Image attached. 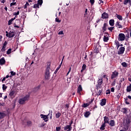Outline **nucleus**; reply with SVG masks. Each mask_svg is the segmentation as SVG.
<instances>
[{"mask_svg":"<svg viewBox=\"0 0 131 131\" xmlns=\"http://www.w3.org/2000/svg\"><path fill=\"white\" fill-rule=\"evenodd\" d=\"M30 98V95H27L23 98H20L18 100V103L20 105H24V104L26 103V102H28L29 101V99Z\"/></svg>","mask_w":131,"mask_h":131,"instance_id":"1","label":"nucleus"},{"mask_svg":"<svg viewBox=\"0 0 131 131\" xmlns=\"http://www.w3.org/2000/svg\"><path fill=\"white\" fill-rule=\"evenodd\" d=\"M50 69H51V63L48 64V67L45 71V78L49 80L50 77H51V75H50Z\"/></svg>","mask_w":131,"mask_h":131,"instance_id":"2","label":"nucleus"},{"mask_svg":"<svg viewBox=\"0 0 131 131\" xmlns=\"http://www.w3.org/2000/svg\"><path fill=\"white\" fill-rule=\"evenodd\" d=\"M125 40V35L123 33H120L118 36V40L119 41H123V40Z\"/></svg>","mask_w":131,"mask_h":131,"instance_id":"3","label":"nucleus"},{"mask_svg":"<svg viewBox=\"0 0 131 131\" xmlns=\"http://www.w3.org/2000/svg\"><path fill=\"white\" fill-rule=\"evenodd\" d=\"M118 72L115 70L114 72H112V74L111 76V79H114V78H116V77H118Z\"/></svg>","mask_w":131,"mask_h":131,"instance_id":"4","label":"nucleus"},{"mask_svg":"<svg viewBox=\"0 0 131 131\" xmlns=\"http://www.w3.org/2000/svg\"><path fill=\"white\" fill-rule=\"evenodd\" d=\"M6 36L8 37H9V38H11L12 37H14L15 36V32L14 31H10L9 32V34L8 33V31H6Z\"/></svg>","mask_w":131,"mask_h":131,"instance_id":"5","label":"nucleus"},{"mask_svg":"<svg viewBox=\"0 0 131 131\" xmlns=\"http://www.w3.org/2000/svg\"><path fill=\"white\" fill-rule=\"evenodd\" d=\"M40 117L43 119V120H44L45 122H48V121H49V115L41 114Z\"/></svg>","mask_w":131,"mask_h":131,"instance_id":"6","label":"nucleus"},{"mask_svg":"<svg viewBox=\"0 0 131 131\" xmlns=\"http://www.w3.org/2000/svg\"><path fill=\"white\" fill-rule=\"evenodd\" d=\"M124 51H125V48L124 47H120L118 52V55H122V54L124 53Z\"/></svg>","mask_w":131,"mask_h":131,"instance_id":"7","label":"nucleus"},{"mask_svg":"<svg viewBox=\"0 0 131 131\" xmlns=\"http://www.w3.org/2000/svg\"><path fill=\"white\" fill-rule=\"evenodd\" d=\"M7 116V114L6 113V111L0 112V119H4L5 117Z\"/></svg>","mask_w":131,"mask_h":131,"instance_id":"8","label":"nucleus"},{"mask_svg":"<svg viewBox=\"0 0 131 131\" xmlns=\"http://www.w3.org/2000/svg\"><path fill=\"white\" fill-rule=\"evenodd\" d=\"M101 18L102 19H108L109 18V14L106 12H103L102 14Z\"/></svg>","mask_w":131,"mask_h":131,"instance_id":"9","label":"nucleus"},{"mask_svg":"<svg viewBox=\"0 0 131 131\" xmlns=\"http://www.w3.org/2000/svg\"><path fill=\"white\" fill-rule=\"evenodd\" d=\"M81 92H82V86H81V85H79L77 88V93L79 94V95H81Z\"/></svg>","mask_w":131,"mask_h":131,"instance_id":"10","label":"nucleus"},{"mask_svg":"<svg viewBox=\"0 0 131 131\" xmlns=\"http://www.w3.org/2000/svg\"><path fill=\"white\" fill-rule=\"evenodd\" d=\"M15 91H13V90H11L9 94V96L10 97V98H12V99H13V98H15Z\"/></svg>","mask_w":131,"mask_h":131,"instance_id":"11","label":"nucleus"},{"mask_svg":"<svg viewBox=\"0 0 131 131\" xmlns=\"http://www.w3.org/2000/svg\"><path fill=\"white\" fill-rule=\"evenodd\" d=\"M64 130L66 131H71V129H72V126H70L69 125H67L66 126L64 127Z\"/></svg>","mask_w":131,"mask_h":131,"instance_id":"12","label":"nucleus"},{"mask_svg":"<svg viewBox=\"0 0 131 131\" xmlns=\"http://www.w3.org/2000/svg\"><path fill=\"white\" fill-rule=\"evenodd\" d=\"M107 27H108V24L105 23L102 27V32H105L107 30Z\"/></svg>","mask_w":131,"mask_h":131,"instance_id":"13","label":"nucleus"},{"mask_svg":"<svg viewBox=\"0 0 131 131\" xmlns=\"http://www.w3.org/2000/svg\"><path fill=\"white\" fill-rule=\"evenodd\" d=\"M103 119H104V124H106V123H108L109 124V118L107 116H104L103 117Z\"/></svg>","mask_w":131,"mask_h":131,"instance_id":"14","label":"nucleus"},{"mask_svg":"<svg viewBox=\"0 0 131 131\" xmlns=\"http://www.w3.org/2000/svg\"><path fill=\"white\" fill-rule=\"evenodd\" d=\"M119 23H120L119 21L116 22L115 24L116 27H117L118 29L119 28H121V29L123 28V27L121 25H120Z\"/></svg>","mask_w":131,"mask_h":131,"instance_id":"15","label":"nucleus"},{"mask_svg":"<svg viewBox=\"0 0 131 131\" xmlns=\"http://www.w3.org/2000/svg\"><path fill=\"white\" fill-rule=\"evenodd\" d=\"M6 64V60H5V57H2L0 59V65H5Z\"/></svg>","mask_w":131,"mask_h":131,"instance_id":"16","label":"nucleus"},{"mask_svg":"<svg viewBox=\"0 0 131 131\" xmlns=\"http://www.w3.org/2000/svg\"><path fill=\"white\" fill-rule=\"evenodd\" d=\"M129 123H130V118L129 117H127L126 118V123L125 124V126H126V125H128V124H129Z\"/></svg>","mask_w":131,"mask_h":131,"instance_id":"17","label":"nucleus"},{"mask_svg":"<svg viewBox=\"0 0 131 131\" xmlns=\"http://www.w3.org/2000/svg\"><path fill=\"white\" fill-rule=\"evenodd\" d=\"M108 124L110 126H115V121H114V120H111Z\"/></svg>","mask_w":131,"mask_h":131,"instance_id":"18","label":"nucleus"},{"mask_svg":"<svg viewBox=\"0 0 131 131\" xmlns=\"http://www.w3.org/2000/svg\"><path fill=\"white\" fill-rule=\"evenodd\" d=\"M65 56H63L61 61V62L60 63V64L59 66V67L56 69V70H55L54 73H57V72H58V70H59V69H60V68H61V66H62V63H63V60H64V58Z\"/></svg>","mask_w":131,"mask_h":131,"instance_id":"19","label":"nucleus"},{"mask_svg":"<svg viewBox=\"0 0 131 131\" xmlns=\"http://www.w3.org/2000/svg\"><path fill=\"white\" fill-rule=\"evenodd\" d=\"M106 99H103L101 100V101L100 103V104L101 106H105V105H106Z\"/></svg>","mask_w":131,"mask_h":131,"instance_id":"20","label":"nucleus"},{"mask_svg":"<svg viewBox=\"0 0 131 131\" xmlns=\"http://www.w3.org/2000/svg\"><path fill=\"white\" fill-rule=\"evenodd\" d=\"M91 113H90V112L87 111L84 113V116L86 118H88L90 116V115H91Z\"/></svg>","mask_w":131,"mask_h":131,"instance_id":"21","label":"nucleus"},{"mask_svg":"<svg viewBox=\"0 0 131 131\" xmlns=\"http://www.w3.org/2000/svg\"><path fill=\"white\" fill-rule=\"evenodd\" d=\"M115 45L116 46L117 50H118V49H119V47H120V45L119 44V41L117 40H115Z\"/></svg>","mask_w":131,"mask_h":131,"instance_id":"22","label":"nucleus"},{"mask_svg":"<svg viewBox=\"0 0 131 131\" xmlns=\"http://www.w3.org/2000/svg\"><path fill=\"white\" fill-rule=\"evenodd\" d=\"M95 53H97V54L100 52V49H99V46H96L94 49Z\"/></svg>","mask_w":131,"mask_h":131,"instance_id":"23","label":"nucleus"},{"mask_svg":"<svg viewBox=\"0 0 131 131\" xmlns=\"http://www.w3.org/2000/svg\"><path fill=\"white\" fill-rule=\"evenodd\" d=\"M114 19H110L109 21V24L110 26H114Z\"/></svg>","mask_w":131,"mask_h":131,"instance_id":"24","label":"nucleus"},{"mask_svg":"<svg viewBox=\"0 0 131 131\" xmlns=\"http://www.w3.org/2000/svg\"><path fill=\"white\" fill-rule=\"evenodd\" d=\"M98 84H100V85H102L103 84V78L99 79L97 81Z\"/></svg>","mask_w":131,"mask_h":131,"instance_id":"25","label":"nucleus"},{"mask_svg":"<svg viewBox=\"0 0 131 131\" xmlns=\"http://www.w3.org/2000/svg\"><path fill=\"white\" fill-rule=\"evenodd\" d=\"M15 19H16V17L12 18L10 19L8 21V25H12V23L13 22V21H14V20H15Z\"/></svg>","mask_w":131,"mask_h":131,"instance_id":"26","label":"nucleus"},{"mask_svg":"<svg viewBox=\"0 0 131 131\" xmlns=\"http://www.w3.org/2000/svg\"><path fill=\"white\" fill-rule=\"evenodd\" d=\"M116 17L120 21H122V16L116 14Z\"/></svg>","mask_w":131,"mask_h":131,"instance_id":"27","label":"nucleus"},{"mask_svg":"<svg viewBox=\"0 0 131 131\" xmlns=\"http://www.w3.org/2000/svg\"><path fill=\"white\" fill-rule=\"evenodd\" d=\"M108 40H109V37L104 35L103 37V41H104V42H107V41H108Z\"/></svg>","mask_w":131,"mask_h":131,"instance_id":"28","label":"nucleus"},{"mask_svg":"<svg viewBox=\"0 0 131 131\" xmlns=\"http://www.w3.org/2000/svg\"><path fill=\"white\" fill-rule=\"evenodd\" d=\"M47 115H48V117L49 116V117H50V119H52V117H53V111H49V114Z\"/></svg>","mask_w":131,"mask_h":131,"instance_id":"29","label":"nucleus"},{"mask_svg":"<svg viewBox=\"0 0 131 131\" xmlns=\"http://www.w3.org/2000/svg\"><path fill=\"white\" fill-rule=\"evenodd\" d=\"M105 124H104V123H103L100 128V129H101V130H104V129H105V127L106 126V125H105Z\"/></svg>","mask_w":131,"mask_h":131,"instance_id":"30","label":"nucleus"},{"mask_svg":"<svg viewBox=\"0 0 131 131\" xmlns=\"http://www.w3.org/2000/svg\"><path fill=\"white\" fill-rule=\"evenodd\" d=\"M123 128L124 129H121L119 131H126V130H127V129H128V126L127 125H126V126H125Z\"/></svg>","mask_w":131,"mask_h":131,"instance_id":"31","label":"nucleus"},{"mask_svg":"<svg viewBox=\"0 0 131 131\" xmlns=\"http://www.w3.org/2000/svg\"><path fill=\"white\" fill-rule=\"evenodd\" d=\"M127 112V109L126 108H123L121 110V112H123L124 114H126Z\"/></svg>","mask_w":131,"mask_h":131,"instance_id":"32","label":"nucleus"},{"mask_svg":"<svg viewBox=\"0 0 131 131\" xmlns=\"http://www.w3.org/2000/svg\"><path fill=\"white\" fill-rule=\"evenodd\" d=\"M126 91L127 92H131V84H129V85L127 86Z\"/></svg>","mask_w":131,"mask_h":131,"instance_id":"33","label":"nucleus"},{"mask_svg":"<svg viewBox=\"0 0 131 131\" xmlns=\"http://www.w3.org/2000/svg\"><path fill=\"white\" fill-rule=\"evenodd\" d=\"M102 93H103V89H101V90H99L97 93V96H101V95H102Z\"/></svg>","mask_w":131,"mask_h":131,"instance_id":"34","label":"nucleus"},{"mask_svg":"<svg viewBox=\"0 0 131 131\" xmlns=\"http://www.w3.org/2000/svg\"><path fill=\"white\" fill-rule=\"evenodd\" d=\"M42 3H43V1L42 0H38L37 1V4L40 6H42Z\"/></svg>","mask_w":131,"mask_h":131,"instance_id":"35","label":"nucleus"},{"mask_svg":"<svg viewBox=\"0 0 131 131\" xmlns=\"http://www.w3.org/2000/svg\"><path fill=\"white\" fill-rule=\"evenodd\" d=\"M27 125L28 126H31L32 125V122L31 121H28L27 122Z\"/></svg>","mask_w":131,"mask_h":131,"instance_id":"36","label":"nucleus"},{"mask_svg":"<svg viewBox=\"0 0 131 131\" xmlns=\"http://www.w3.org/2000/svg\"><path fill=\"white\" fill-rule=\"evenodd\" d=\"M90 105V103H83V105H82V107L83 108H86L89 105Z\"/></svg>","mask_w":131,"mask_h":131,"instance_id":"37","label":"nucleus"},{"mask_svg":"<svg viewBox=\"0 0 131 131\" xmlns=\"http://www.w3.org/2000/svg\"><path fill=\"white\" fill-rule=\"evenodd\" d=\"M121 65L123 67H127V63L125 62H122Z\"/></svg>","mask_w":131,"mask_h":131,"instance_id":"38","label":"nucleus"},{"mask_svg":"<svg viewBox=\"0 0 131 131\" xmlns=\"http://www.w3.org/2000/svg\"><path fill=\"white\" fill-rule=\"evenodd\" d=\"M101 85H100L99 84H97L96 85V90H97V91H99V89H101Z\"/></svg>","mask_w":131,"mask_h":131,"instance_id":"39","label":"nucleus"},{"mask_svg":"<svg viewBox=\"0 0 131 131\" xmlns=\"http://www.w3.org/2000/svg\"><path fill=\"white\" fill-rule=\"evenodd\" d=\"M36 8H37V9H39V5L37 3L36 4H34L33 6L34 9H36Z\"/></svg>","mask_w":131,"mask_h":131,"instance_id":"40","label":"nucleus"},{"mask_svg":"<svg viewBox=\"0 0 131 131\" xmlns=\"http://www.w3.org/2000/svg\"><path fill=\"white\" fill-rule=\"evenodd\" d=\"M2 89H3V91H6V89H8V86H7L5 84H3Z\"/></svg>","mask_w":131,"mask_h":131,"instance_id":"41","label":"nucleus"},{"mask_svg":"<svg viewBox=\"0 0 131 131\" xmlns=\"http://www.w3.org/2000/svg\"><path fill=\"white\" fill-rule=\"evenodd\" d=\"M11 53H12V49L10 48L8 50V51L7 52V55H10V54H11Z\"/></svg>","mask_w":131,"mask_h":131,"instance_id":"42","label":"nucleus"},{"mask_svg":"<svg viewBox=\"0 0 131 131\" xmlns=\"http://www.w3.org/2000/svg\"><path fill=\"white\" fill-rule=\"evenodd\" d=\"M61 116V113L60 112H58L56 114V118H59V117H60Z\"/></svg>","mask_w":131,"mask_h":131,"instance_id":"43","label":"nucleus"},{"mask_svg":"<svg viewBox=\"0 0 131 131\" xmlns=\"http://www.w3.org/2000/svg\"><path fill=\"white\" fill-rule=\"evenodd\" d=\"M107 29L108 30H110V31H111V32H112V31H113V29H114V27H109V28H107Z\"/></svg>","mask_w":131,"mask_h":131,"instance_id":"44","label":"nucleus"},{"mask_svg":"<svg viewBox=\"0 0 131 131\" xmlns=\"http://www.w3.org/2000/svg\"><path fill=\"white\" fill-rule=\"evenodd\" d=\"M28 6H30V5L29 4V3H28V2H26V4L24 6V9H27V7H28Z\"/></svg>","mask_w":131,"mask_h":131,"instance_id":"45","label":"nucleus"},{"mask_svg":"<svg viewBox=\"0 0 131 131\" xmlns=\"http://www.w3.org/2000/svg\"><path fill=\"white\" fill-rule=\"evenodd\" d=\"M19 14H20V12L18 11L17 12L13 13V16H16V17H17V15H19Z\"/></svg>","mask_w":131,"mask_h":131,"instance_id":"46","label":"nucleus"},{"mask_svg":"<svg viewBox=\"0 0 131 131\" xmlns=\"http://www.w3.org/2000/svg\"><path fill=\"white\" fill-rule=\"evenodd\" d=\"M90 3L91 6H93L94 5V4H95V0H90Z\"/></svg>","mask_w":131,"mask_h":131,"instance_id":"47","label":"nucleus"},{"mask_svg":"<svg viewBox=\"0 0 131 131\" xmlns=\"http://www.w3.org/2000/svg\"><path fill=\"white\" fill-rule=\"evenodd\" d=\"M129 1L130 0H124V5H127V4H128Z\"/></svg>","mask_w":131,"mask_h":131,"instance_id":"48","label":"nucleus"},{"mask_svg":"<svg viewBox=\"0 0 131 131\" xmlns=\"http://www.w3.org/2000/svg\"><path fill=\"white\" fill-rule=\"evenodd\" d=\"M55 21L57 22V23H61V20L59 19V18L56 17L55 18Z\"/></svg>","mask_w":131,"mask_h":131,"instance_id":"49","label":"nucleus"},{"mask_svg":"<svg viewBox=\"0 0 131 131\" xmlns=\"http://www.w3.org/2000/svg\"><path fill=\"white\" fill-rule=\"evenodd\" d=\"M82 69H83V70H85V69H86V65H85V64H83Z\"/></svg>","mask_w":131,"mask_h":131,"instance_id":"50","label":"nucleus"},{"mask_svg":"<svg viewBox=\"0 0 131 131\" xmlns=\"http://www.w3.org/2000/svg\"><path fill=\"white\" fill-rule=\"evenodd\" d=\"M128 99L127 98H125V104H126V105H129V103L128 102Z\"/></svg>","mask_w":131,"mask_h":131,"instance_id":"51","label":"nucleus"},{"mask_svg":"<svg viewBox=\"0 0 131 131\" xmlns=\"http://www.w3.org/2000/svg\"><path fill=\"white\" fill-rule=\"evenodd\" d=\"M11 75H12V76H14L15 75H16V72H14V71H11L10 72Z\"/></svg>","mask_w":131,"mask_h":131,"instance_id":"52","label":"nucleus"},{"mask_svg":"<svg viewBox=\"0 0 131 131\" xmlns=\"http://www.w3.org/2000/svg\"><path fill=\"white\" fill-rule=\"evenodd\" d=\"M124 81V78H121L120 79V83H122Z\"/></svg>","mask_w":131,"mask_h":131,"instance_id":"53","label":"nucleus"},{"mask_svg":"<svg viewBox=\"0 0 131 131\" xmlns=\"http://www.w3.org/2000/svg\"><path fill=\"white\" fill-rule=\"evenodd\" d=\"M8 45V42L7 41H5L4 43H3V47L6 48V46Z\"/></svg>","mask_w":131,"mask_h":131,"instance_id":"54","label":"nucleus"},{"mask_svg":"<svg viewBox=\"0 0 131 131\" xmlns=\"http://www.w3.org/2000/svg\"><path fill=\"white\" fill-rule=\"evenodd\" d=\"M45 123H42L40 125H39V127H43L45 126Z\"/></svg>","mask_w":131,"mask_h":131,"instance_id":"55","label":"nucleus"},{"mask_svg":"<svg viewBox=\"0 0 131 131\" xmlns=\"http://www.w3.org/2000/svg\"><path fill=\"white\" fill-rule=\"evenodd\" d=\"M6 51V47L3 46L2 49H1V52H5Z\"/></svg>","mask_w":131,"mask_h":131,"instance_id":"56","label":"nucleus"},{"mask_svg":"<svg viewBox=\"0 0 131 131\" xmlns=\"http://www.w3.org/2000/svg\"><path fill=\"white\" fill-rule=\"evenodd\" d=\"M116 83V82L115 81V80L112 82L111 85H112V86H115Z\"/></svg>","mask_w":131,"mask_h":131,"instance_id":"57","label":"nucleus"},{"mask_svg":"<svg viewBox=\"0 0 131 131\" xmlns=\"http://www.w3.org/2000/svg\"><path fill=\"white\" fill-rule=\"evenodd\" d=\"M61 130V127H56V131H60Z\"/></svg>","mask_w":131,"mask_h":131,"instance_id":"58","label":"nucleus"},{"mask_svg":"<svg viewBox=\"0 0 131 131\" xmlns=\"http://www.w3.org/2000/svg\"><path fill=\"white\" fill-rule=\"evenodd\" d=\"M73 123V120H71V122L69 123V126H72V124Z\"/></svg>","mask_w":131,"mask_h":131,"instance_id":"59","label":"nucleus"},{"mask_svg":"<svg viewBox=\"0 0 131 131\" xmlns=\"http://www.w3.org/2000/svg\"><path fill=\"white\" fill-rule=\"evenodd\" d=\"M16 5V2H13L10 4V7H12V6H15Z\"/></svg>","mask_w":131,"mask_h":131,"instance_id":"60","label":"nucleus"},{"mask_svg":"<svg viewBox=\"0 0 131 131\" xmlns=\"http://www.w3.org/2000/svg\"><path fill=\"white\" fill-rule=\"evenodd\" d=\"M110 90H106V95H109L110 94Z\"/></svg>","mask_w":131,"mask_h":131,"instance_id":"61","label":"nucleus"},{"mask_svg":"<svg viewBox=\"0 0 131 131\" xmlns=\"http://www.w3.org/2000/svg\"><path fill=\"white\" fill-rule=\"evenodd\" d=\"M114 91H115V89H114V88H112L111 89V92H112V93H114Z\"/></svg>","mask_w":131,"mask_h":131,"instance_id":"62","label":"nucleus"},{"mask_svg":"<svg viewBox=\"0 0 131 131\" xmlns=\"http://www.w3.org/2000/svg\"><path fill=\"white\" fill-rule=\"evenodd\" d=\"M100 1V2H98V4L99 5H101V4H103L104 2L103 1V0H99Z\"/></svg>","mask_w":131,"mask_h":131,"instance_id":"63","label":"nucleus"},{"mask_svg":"<svg viewBox=\"0 0 131 131\" xmlns=\"http://www.w3.org/2000/svg\"><path fill=\"white\" fill-rule=\"evenodd\" d=\"M58 34H64V33L63 32V31H61L59 32Z\"/></svg>","mask_w":131,"mask_h":131,"instance_id":"64","label":"nucleus"}]
</instances>
